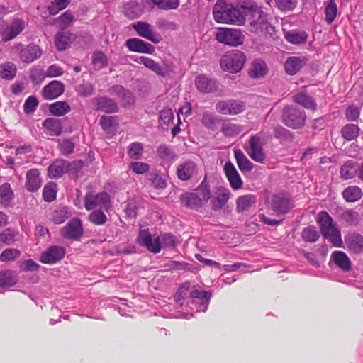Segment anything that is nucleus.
<instances>
[{"mask_svg": "<svg viewBox=\"0 0 363 363\" xmlns=\"http://www.w3.org/2000/svg\"><path fill=\"white\" fill-rule=\"evenodd\" d=\"M317 222L323 236L330 241L334 247H341L342 241L340 231L328 213L325 211H320L318 215Z\"/></svg>", "mask_w": 363, "mask_h": 363, "instance_id": "1", "label": "nucleus"}, {"mask_svg": "<svg viewBox=\"0 0 363 363\" xmlns=\"http://www.w3.org/2000/svg\"><path fill=\"white\" fill-rule=\"evenodd\" d=\"M245 10V15L250 16V30L253 33H262L267 31L269 25L266 14L260 7L256 5H251L250 6H242Z\"/></svg>", "mask_w": 363, "mask_h": 363, "instance_id": "2", "label": "nucleus"}, {"mask_svg": "<svg viewBox=\"0 0 363 363\" xmlns=\"http://www.w3.org/2000/svg\"><path fill=\"white\" fill-rule=\"evenodd\" d=\"M246 61L244 52L233 50L224 54L220 60V65L223 70L230 73H238L243 67Z\"/></svg>", "mask_w": 363, "mask_h": 363, "instance_id": "3", "label": "nucleus"}, {"mask_svg": "<svg viewBox=\"0 0 363 363\" xmlns=\"http://www.w3.org/2000/svg\"><path fill=\"white\" fill-rule=\"evenodd\" d=\"M305 111L292 106H286L283 109L282 122L291 128H301L306 122Z\"/></svg>", "mask_w": 363, "mask_h": 363, "instance_id": "4", "label": "nucleus"}, {"mask_svg": "<svg viewBox=\"0 0 363 363\" xmlns=\"http://www.w3.org/2000/svg\"><path fill=\"white\" fill-rule=\"evenodd\" d=\"M84 207L87 211L103 208L108 211L111 208L110 196L105 191L98 194L88 192L84 197Z\"/></svg>", "mask_w": 363, "mask_h": 363, "instance_id": "5", "label": "nucleus"}, {"mask_svg": "<svg viewBox=\"0 0 363 363\" xmlns=\"http://www.w3.org/2000/svg\"><path fill=\"white\" fill-rule=\"evenodd\" d=\"M216 39L220 43L237 47L243 43L244 35L238 29L220 28L216 34Z\"/></svg>", "mask_w": 363, "mask_h": 363, "instance_id": "6", "label": "nucleus"}, {"mask_svg": "<svg viewBox=\"0 0 363 363\" xmlns=\"http://www.w3.org/2000/svg\"><path fill=\"white\" fill-rule=\"evenodd\" d=\"M215 108L220 114L234 116L245 111V104L235 99L220 100L216 103Z\"/></svg>", "mask_w": 363, "mask_h": 363, "instance_id": "7", "label": "nucleus"}, {"mask_svg": "<svg viewBox=\"0 0 363 363\" xmlns=\"http://www.w3.org/2000/svg\"><path fill=\"white\" fill-rule=\"evenodd\" d=\"M263 145V139L260 133L250 138L247 154L252 160L259 163H263L266 159Z\"/></svg>", "mask_w": 363, "mask_h": 363, "instance_id": "8", "label": "nucleus"}, {"mask_svg": "<svg viewBox=\"0 0 363 363\" xmlns=\"http://www.w3.org/2000/svg\"><path fill=\"white\" fill-rule=\"evenodd\" d=\"M137 242L154 254H157L161 251L160 237L152 236L148 229L140 230L137 238Z\"/></svg>", "mask_w": 363, "mask_h": 363, "instance_id": "9", "label": "nucleus"}, {"mask_svg": "<svg viewBox=\"0 0 363 363\" xmlns=\"http://www.w3.org/2000/svg\"><path fill=\"white\" fill-rule=\"evenodd\" d=\"M83 231L82 221L79 218H73L61 229V234L67 239L79 240Z\"/></svg>", "mask_w": 363, "mask_h": 363, "instance_id": "10", "label": "nucleus"}, {"mask_svg": "<svg viewBox=\"0 0 363 363\" xmlns=\"http://www.w3.org/2000/svg\"><path fill=\"white\" fill-rule=\"evenodd\" d=\"M65 255L63 247L52 245L43 252L40 257V261L46 264H54L62 260Z\"/></svg>", "mask_w": 363, "mask_h": 363, "instance_id": "11", "label": "nucleus"}, {"mask_svg": "<svg viewBox=\"0 0 363 363\" xmlns=\"http://www.w3.org/2000/svg\"><path fill=\"white\" fill-rule=\"evenodd\" d=\"M24 28L25 23L21 19H14L10 23L5 22L1 40L4 42L11 40L19 35Z\"/></svg>", "mask_w": 363, "mask_h": 363, "instance_id": "12", "label": "nucleus"}, {"mask_svg": "<svg viewBox=\"0 0 363 363\" xmlns=\"http://www.w3.org/2000/svg\"><path fill=\"white\" fill-rule=\"evenodd\" d=\"M270 206L277 216L286 214L293 207L291 200L283 195H274Z\"/></svg>", "mask_w": 363, "mask_h": 363, "instance_id": "13", "label": "nucleus"}, {"mask_svg": "<svg viewBox=\"0 0 363 363\" xmlns=\"http://www.w3.org/2000/svg\"><path fill=\"white\" fill-rule=\"evenodd\" d=\"M225 175L229 182L230 187L234 190L240 189L243 182L234 164L231 162H227L223 167Z\"/></svg>", "mask_w": 363, "mask_h": 363, "instance_id": "14", "label": "nucleus"}, {"mask_svg": "<svg viewBox=\"0 0 363 363\" xmlns=\"http://www.w3.org/2000/svg\"><path fill=\"white\" fill-rule=\"evenodd\" d=\"M197 173L196 163L191 160L185 161L177 166V175L182 181L190 180Z\"/></svg>", "mask_w": 363, "mask_h": 363, "instance_id": "15", "label": "nucleus"}, {"mask_svg": "<svg viewBox=\"0 0 363 363\" xmlns=\"http://www.w3.org/2000/svg\"><path fill=\"white\" fill-rule=\"evenodd\" d=\"M133 28L137 33L154 43L160 42V38L155 34L153 27L147 22H137L133 24Z\"/></svg>", "mask_w": 363, "mask_h": 363, "instance_id": "16", "label": "nucleus"}, {"mask_svg": "<svg viewBox=\"0 0 363 363\" xmlns=\"http://www.w3.org/2000/svg\"><path fill=\"white\" fill-rule=\"evenodd\" d=\"M64 91V84L60 81L54 80L44 86L42 94L45 99L52 100L62 95Z\"/></svg>", "mask_w": 363, "mask_h": 363, "instance_id": "17", "label": "nucleus"}, {"mask_svg": "<svg viewBox=\"0 0 363 363\" xmlns=\"http://www.w3.org/2000/svg\"><path fill=\"white\" fill-rule=\"evenodd\" d=\"M125 45L129 50L135 52L152 54L155 51V48L151 44L139 38L128 39L125 41Z\"/></svg>", "mask_w": 363, "mask_h": 363, "instance_id": "18", "label": "nucleus"}, {"mask_svg": "<svg viewBox=\"0 0 363 363\" xmlns=\"http://www.w3.org/2000/svg\"><path fill=\"white\" fill-rule=\"evenodd\" d=\"M195 86L199 91L205 94L214 92L217 89L216 81L205 74H199L196 77Z\"/></svg>", "mask_w": 363, "mask_h": 363, "instance_id": "19", "label": "nucleus"}, {"mask_svg": "<svg viewBox=\"0 0 363 363\" xmlns=\"http://www.w3.org/2000/svg\"><path fill=\"white\" fill-rule=\"evenodd\" d=\"M70 166V162L64 160H56L48 168L49 177L57 179L66 173Z\"/></svg>", "mask_w": 363, "mask_h": 363, "instance_id": "20", "label": "nucleus"}, {"mask_svg": "<svg viewBox=\"0 0 363 363\" xmlns=\"http://www.w3.org/2000/svg\"><path fill=\"white\" fill-rule=\"evenodd\" d=\"M41 54L42 51L38 45L30 44L21 50L20 58L23 62L31 63L39 58Z\"/></svg>", "mask_w": 363, "mask_h": 363, "instance_id": "21", "label": "nucleus"}, {"mask_svg": "<svg viewBox=\"0 0 363 363\" xmlns=\"http://www.w3.org/2000/svg\"><path fill=\"white\" fill-rule=\"evenodd\" d=\"M42 182L40 172L37 169H31L26 173L25 186L28 191H37L41 186Z\"/></svg>", "mask_w": 363, "mask_h": 363, "instance_id": "22", "label": "nucleus"}, {"mask_svg": "<svg viewBox=\"0 0 363 363\" xmlns=\"http://www.w3.org/2000/svg\"><path fill=\"white\" fill-rule=\"evenodd\" d=\"M135 61L138 63L143 64L147 68L150 69L159 76L165 77L169 74L167 68L161 67L158 62L148 57L141 56Z\"/></svg>", "mask_w": 363, "mask_h": 363, "instance_id": "23", "label": "nucleus"}, {"mask_svg": "<svg viewBox=\"0 0 363 363\" xmlns=\"http://www.w3.org/2000/svg\"><path fill=\"white\" fill-rule=\"evenodd\" d=\"M96 108L106 113H116L118 111L117 104L111 99L101 96L93 99Z\"/></svg>", "mask_w": 363, "mask_h": 363, "instance_id": "24", "label": "nucleus"}, {"mask_svg": "<svg viewBox=\"0 0 363 363\" xmlns=\"http://www.w3.org/2000/svg\"><path fill=\"white\" fill-rule=\"evenodd\" d=\"M349 250L355 254L363 252V236L358 233H352L345 238Z\"/></svg>", "mask_w": 363, "mask_h": 363, "instance_id": "25", "label": "nucleus"}, {"mask_svg": "<svg viewBox=\"0 0 363 363\" xmlns=\"http://www.w3.org/2000/svg\"><path fill=\"white\" fill-rule=\"evenodd\" d=\"M72 34L67 30H60L55 35V45L58 51H63L69 47Z\"/></svg>", "mask_w": 363, "mask_h": 363, "instance_id": "26", "label": "nucleus"}, {"mask_svg": "<svg viewBox=\"0 0 363 363\" xmlns=\"http://www.w3.org/2000/svg\"><path fill=\"white\" fill-rule=\"evenodd\" d=\"M257 202L256 196L246 194L238 196L236 199V211L238 213L249 211Z\"/></svg>", "mask_w": 363, "mask_h": 363, "instance_id": "27", "label": "nucleus"}, {"mask_svg": "<svg viewBox=\"0 0 363 363\" xmlns=\"http://www.w3.org/2000/svg\"><path fill=\"white\" fill-rule=\"evenodd\" d=\"M305 65V58L299 57H290L284 63L286 72L290 75H294Z\"/></svg>", "mask_w": 363, "mask_h": 363, "instance_id": "28", "label": "nucleus"}, {"mask_svg": "<svg viewBox=\"0 0 363 363\" xmlns=\"http://www.w3.org/2000/svg\"><path fill=\"white\" fill-rule=\"evenodd\" d=\"M334 263L342 270L347 272L351 269V262L348 256L342 251L333 252L331 255Z\"/></svg>", "mask_w": 363, "mask_h": 363, "instance_id": "29", "label": "nucleus"}, {"mask_svg": "<svg viewBox=\"0 0 363 363\" xmlns=\"http://www.w3.org/2000/svg\"><path fill=\"white\" fill-rule=\"evenodd\" d=\"M43 127L45 133L51 136H58L62 133V125L60 121L52 118L45 120L43 123Z\"/></svg>", "mask_w": 363, "mask_h": 363, "instance_id": "30", "label": "nucleus"}, {"mask_svg": "<svg viewBox=\"0 0 363 363\" xmlns=\"http://www.w3.org/2000/svg\"><path fill=\"white\" fill-rule=\"evenodd\" d=\"M18 282L16 273L11 269L0 271V287L7 288L14 286Z\"/></svg>", "mask_w": 363, "mask_h": 363, "instance_id": "31", "label": "nucleus"}, {"mask_svg": "<svg viewBox=\"0 0 363 363\" xmlns=\"http://www.w3.org/2000/svg\"><path fill=\"white\" fill-rule=\"evenodd\" d=\"M286 40L291 44H303L307 41L308 34L305 31H298L296 30H290L284 33Z\"/></svg>", "mask_w": 363, "mask_h": 363, "instance_id": "32", "label": "nucleus"}, {"mask_svg": "<svg viewBox=\"0 0 363 363\" xmlns=\"http://www.w3.org/2000/svg\"><path fill=\"white\" fill-rule=\"evenodd\" d=\"M248 72L251 77L260 78L267 74V67L263 60H255L252 62Z\"/></svg>", "mask_w": 363, "mask_h": 363, "instance_id": "33", "label": "nucleus"}, {"mask_svg": "<svg viewBox=\"0 0 363 363\" xmlns=\"http://www.w3.org/2000/svg\"><path fill=\"white\" fill-rule=\"evenodd\" d=\"M181 203L183 206L191 209H198L204 205L193 192L182 195Z\"/></svg>", "mask_w": 363, "mask_h": 363, "instance_id": "34", "label": "nucleus"}, {"mask_svg": "<svg viewBox=\"0 0 363 363\" xmlns=\"http://www.w3.org/2000/svg\"><path fill=\"white\" fill-rule=\"evenodd\" d=\"M13 197V191L10 184L4 183L0 186V203L1 206L4 207L9 206Z\"/></svg>", "mask_w": 363, "mask_h": 363, "instance_id": "35", "label": "nucleus"}, {"mask_svg": "<svg viewBox=\"0 0 363 363\" xmlns=\"http://www.w3.org/2000/svg\"><path fill=\"white\" fill-rule=\"evenodd\" d=\"M230 192L227 189H221L216 198L211 201L212 208L215 211L221 209L228 202Z\"/></svg>", "mask_w": 363, "mask_h": 363, "instance_id": "36", "label": "nucleus"}, {"mask_svg": "<svg viewBox=\"0 0 363 363\" xmlns=\"http://www.w3.org/2000/svg\"><path fill=\"white\" fill-rule=\"evenodd\" d=\"M234 156L241 172H249L252 169V163L248 160L241 150H235Z\"/></svg>", "mask_w": 363, "mask_h": 363, "instance_id": "37", "label": "nucleus"}, {"mask_svg": "<svg viewBox=\"0 0 363 363\" xmlns=\"http://www.w3.org/2000/svg\"><path fill=\"white\" fill-rule=\"evenodd\" d=\"M342 195L347 202H355L362 197L363 193L359 187L351 186L346 188L342 191Z\"/></svg>", "mask_w": 363, "mask_h": 363, "instance_id": "38", "label": "nucleus"}, {"mask_svg": "<svg viewBox=\"0 0 363 363\" xmlns=\"http://www.w3.org/2000/svg\"><path fill=\"white\" fill-rule=\"evenodd\" d=\"M144 153V147L141 143H131L127 149L128 157L133 160H140L143 159Z\"/></svg>", "mask_w": 363, "mask_h": 363, "instance_id": "39", "label": "nucleus"}, {"mask_svg": "<svg viewBox=\"0 0 363 363\" xmlns=\"http://www.w3.org/2000/svg\"><path fill=\"white\" fill-rule=\"evenodd\" d=\"M293 101L294 102L301 105L303 107L307 109H316L317 105L315 101L312 99V97L308 96L303 92L294 95L293 96Z\"/></svg>", "mask_w": 363, "mask_h": 363, "instance_id": "40", "label": "nucleus"}, {"mask_svg": "<svg viewBox=\"0 0 363 363\" xmlns=\"http://www.w3.org/2000/svg\"><path fill=\"white\" fill-rule=\"evenodd\" d=\"M49 111L56 116H62L71 111V108L66 101H56L49 106Z\"/></svg>", "mask_w": 363, "mask_h": 363, "instance_id": "41", "label": "nucleus"}, {"mask_svg": "<svg viewBox=\"0 0 363 363\" xmlns=\"http://www.w3.org/2000/svg\"><path fill=\"white\" fill-rule=\"evenodd\" d=\"M245 11L242 12L239 9L230 7L228 9L229 24L242 26L245 24Z\"/></svg>", "mask_w": 363, "mask_h": 363, "instance_id": "42", "label": "nucleus"}, {"mask_svg": "<svg viewBox=\"0 0 363 363\" xmlns=\"http://www.w3.org/2000/svg\"><path fill=\"white\" fill-rule=\"evenodd\" d=\"M228 9L224 8L223 9L218 1L216 3L213 11V15L214 20L220 23H228L229 24V15H228Z\"/></svg>", "mask_w": 363, "mask_h": 363, "instance_id": "43", "label": "nucleus"}, {"mask_svg": "<svg viewBox=\"0 0 363 363\" xmlns=\"http://www.w3.org/2000/svg\"><path fill=\"white\" fill-rule=\"evenodd\" d=\"M16 74V65L10 62L0 65V77L6 80H11Z\"/></svg>", "mask_w": 363, "mask_h": 363, "instance_id": "44", "label": "nucleus"}, {"mask_svg": "<svg viewBox=\"0 0 363 363\" xmlns=\"http://www.w3.org/2000/svg\"><path fill=\"white\" fill-rule=\"evenodd\" d=\"M111 90L119 98L123 100L124 106L130 105L134 103L133 94L129 91L125 89L122 86H114L112 87Z\"/></svg>", "mask_w": 363, "mask_h": 363, "instance_id": "45", "label": "nucleus"}, {"mask_svg": "<svg viewBox=\"0 0 363 363\" xmlns=\"http://www.w3.org/2000/svg\"><path fill=\"white\" fill-rule=\"evenodd\" d=\"M123 11L127 17L133 19L142 13V8L135 1H130L123 5Z\"/></svg>", "mask_w": 363, "mask_h": 363, "instance_id": "46", "label": "nucleus"}, {"mask_svg": "<svg viewBox=\"0 0 363 363\" xmlns=\"http://www.w3.org/2000/svg\"><path fill=\"white\" fill-rule=\"evenodd\" d=\"M221 119L215 116L209 112H204L201 118V123L208 129L214 130L217 125L220 122Z\"/></svg>", "mask_w": 363, "mask_h": 363, "instance_id": "47", "label": "nucleus"}, {"mask_svg": "<svg viewBox=\"0 0 363 363\" xmlns=\"http://www.w3.org/2000/svg\"><path fill=\"white\" fill-rule=\"evenodd\" d=\"M320 235L315 226H308L303 229L301 232L302 239L308 242H316Z\"/></svg>", "mask_w": 363, "mask_h": 363, "instance_id": "48", "label": "nucleus"}, {"mask_svg": "<svg viewBox=\"0 0 363 363\" xmlns=\"http://www.w3.org/2000/svg\"><path fill=\"white\" fill-rule=\"evenodd\" d=\"M194 193L203 204H206L210 199V188L208 184L205 183L204 181L201 183L199 187L196 189V192Z\"/></svg>", "mask_w": 363, "mask_h": 363, "instance_id": "49", "label": "nucleus"}, {"mask_svg": "<svg viewBox=\"0 0 363 363\" xmlns=\"http://www.w3.org/2000/svg\"><path fill=\"white\" fill-rule=\"evenodd\" d=\"M158 9L162 10L177 9L179 4L180 0H150Z\"/></svg>", "mask_w": 363, "mask_h": 363, "instance_id": "50", "label": "nucleus"}, {"mask_svg": "<svg viewBox=\"0 0 363 363\" xmlns=\"http://www.w3.org/2000/svg\"><path fill=\"white\" fill-rule=\"evenodd\" d=\"M128 169L135 174H143L150 170V165L143 162L135 160L128 164Z\"/></svg>", "mask_w": 363, "mask_h": 363, "instance_id": "51", "label": "nucleus"}, {"mask_svg": "<svg viewBox=\"0 0 363 363\" xmlns=\"http://www.w3.org/2000/svg\"><path fill=\"white\" fill-rule=\"evenodd\" d=\"M275 7L282 11H293L297 6L298 0H274Z\"/></svg>", "mask_w": 363, "mask_h": 363, "instance_id": "52", "label": "nucleus"}, {"mask_svg": "<svg viewBox=\"0 0 363 363\" xmlns=\"http://www.w3.org/2000/svg\"><path fill=\"white\" fill-rule=\"evenodd\" d=\"M57 195V184L54 182L48 183L43 188V196L45 201L51 202L55 200Z\"/></svg>", "mask_w": 363, "mask_h": 363, "instance_id": "53", "label": "nucleus"}, {"mask_svg": "<svg viewBox=\"0 0 363 363\" xmlns=\"http://www.w3.org/2000/svg\"><path fill=\"white\" fill-rule=\"evenodd\" d=\"M337 7L335 0H330L325 9V21L331 24L337 16Z\"/></svg>", "mask_w": 363, "mask_h": 363, "instance_id": "54", "label": "nucleus"}, {"mask_svg": "<svg viewBox=\"0 0 363 363\" xmlns=\"http://www.w3.org/2000/svg\"><path fill=\"white\" fill-rule=\"evenodd\" d=\"M359 128L357 125L347 124L342 129V135L347 140L356 138L359 135Z\"/></svg>", "mask_w": 363, "mask_h": 363, "instance_id": "55", "label": "nucleus"}, {"mask_svg": "<svg viewBox=\"0 0 363 363\" xmlns=\"http://www.w3.org/2000/svg\"><path fill=\"white\" fill-rule=\"evenodd\" d=\"M88 220L96 225H102L107 221V217L102 211L94 210L89 215Z\"/></svg>", "mask_w": 363, "mask_h": 363, "instance_id": "56", "label": "nucleus"}, {"mask_svg": "<svg viewBox=\"0 0 363 363\" xmlns=\"http://www.w3.org/2000/svg\"><path fill=\"white\" fill-rule=\"evenodd\" d=\"M242 130V128L240 125L233 124L230 122H225L222 125L221 132L225 136H235L238 135Z\"/></svg>", "mask_w": 363, "mask_h": 363, "instance_id": "57", "label": "nucleus"}, {"mask_svg": "<svg viewBox=\"0 0 363 363\" xmlns=\"http://www.w3.org/2000/svg\"><path fill=\"white\" fill-rule=\"evenodd\" d=\"M21 255V252L14 248H8L2 251L0 254V261L3 262H8L14 261Z\"/></svg>", "mask_w": 363, "mask_h": 363, "instance_id": "58", "label": "nucleus"}, {"mask_svg": "<svg viewBox=\"0 0 363 363\" xmlns=\"http://www.w3.org/2000/svg\"><path fill=\"white\" fill-rule=\"evenodd\" d=\"M55 21L59 23L60 30H66V28L72 25L74 21V16L71 12L67 11L60 17L56 18Z\"/></svg>", "mask_w": 363, "mask_h": 363, "instance_id": "59", "label": "nucleus"}, {"mask_svg": "<svg viewBox=\"0 0 363 363\" xmlns=\"http://www.w3.org/2000/svg\"><path fill=\"white\" fill-rule=\"evenodd\" d=\"M157 154L160 159L165 161H171L175 157V153L166 145H160Z\"/></svg>", "mask_w": 363, "mask_h": 363, "instance_id": "60", "label": "nucleus"}, {"mask_svg": "<svg viewBox=\"0 0 363 363\" xmlns=\"http://www.w3.org/2000/svg\"><path fill=\"white\" fill-rule=\"evenodd\" d=\"M18 231L10 228H6L0 233V241L4 244L9 245L15 241Z\"/></svg>", "mask_w": 363, "mask_h": 363, "instance_id": "61", "label": "nucleus"}, {"mask_svg": "<svg viewBox=\"0 0 363 363\" xmlns=\"http://www.w3.org/2000/svg\"><path fill=\"white\" fill-rule=\"evenodd\" d=\"M94 86L90 82H84L78 85L76 88V91L78 95L82 97H88L91 96L94 93Z\"/></svg>", "mask_w": 363, "mask_h": 363, "instance_id": "62", "label": "nucleus"}, {"mask_svg": "<svg viewBox=\"0 0 363 363\" xmlns=\"http://www.w3.org/2000/svg\"><path fill=\"white\" fill-rule=\"evenodd\" d=\"M355 172L356 169L352 162H347L345 163L340 170L341 177L345 179L352 178L354 176Z\"/></svg>", "mask_w": 363, "mask_h": 363, "instance_id": "63", "label": "nucleus"}, {"mask_svg": "<svg viewBox=\"0 0 363 363\" xmlns=\"http://www.w3.org/2000/svg\"><path fill=\"white\" fill-rule=\"evenodd\" d=\"M92 62L97 69H101L108 65L106 56L101 52H96L94 54Z\"/></svg>", "mask_w": 363, "mask_h": 363, "instance_id": "64", "label": "nucleus"}]
</instances>
